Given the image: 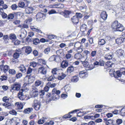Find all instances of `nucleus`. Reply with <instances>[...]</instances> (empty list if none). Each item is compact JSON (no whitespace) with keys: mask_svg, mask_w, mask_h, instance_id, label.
Returning a JSON list of instances; mask_svg holds the SVG:
<instances>
[{"mask_svg":"<svg viewBox=\"0 0 125 125\" xmlns=\"http://www.w3.org/2000/svg\"><path fill=\"white\" fill-rule=\"evenodd\" d=\"M82 63L84 67L86 68V70H90L93 69L96 66H104V63Z\"/></svg>","mask_w":125,"mask_h":125,"instance_id":"obj_1","label":"nucleus"},{"mask_svg":"<svg viewBox=\"0 0 125 125\" xmlns=\"http://www.w3.org/2000/svg\"><path fill=\"white\" fill-rule=\"evenodd\" d=\"M111 27L114 30V31H122L124 29L123 25L119 23L117 21H114L112 23Z\"/></svg>","mask_w":125,"mask_h":125,"instance_id":"obj_2","label":"nucleus"},{"mask_svg":"<svg viewBox=\"0 0 125 125\" xmlns=\"http://www.w3.org/2000/svg\"><path fill=\"white\" fill-rule=\"evenodd\" d=\"M61 92L59 90H57L55 88L53 89L52 91V99L53 100H55L56 99L59 98V94Z\"/></svg>","mask_w":125,"mask_h":125,"instance_id":"obj_3","label":"nucleus"},{"mask_svg":"<svg viewBox=\"0 0 125 125\" xmlns=\"http://www.w3.org/2000/svg\"><path fill=\"white\" fill-rule=\"evenodd\" d=\"M32 90L30 93V95L32 97H35L38 96L39 92L38 89L35 86L32 87Z\"/></svg>","mask_w":125,"mask_h":125,"instance_id":"obj_4","label":"nucleus"},{"mask_svg":"<svg viewBox=\"0 0 125 125\" xmlns=\"http://www.w3.org/2000/svg\"><path fill=\"white\" fill-rule=\"evenodd\" d=\"M125 75V68H122L120 70V71H117L116 73H115V76H114L115 78H118L120 77L121 74Z\"/></svg>","mask_w":125,"mask_h":125,"instance_id":"obj_5","label":"nucleus"},{"mask_svg":"<svg viewBox=\"0 0 125 125\" xmlns=\"http://www.w3.org/2000/svg\"><path fill=\"white\" fill-rule=\"evenodd\" d=\"M21 86L20 83L17 82L15 83L11 86V91H12V90L18 91L21 88Z\"/></svg>","mask_w":125,"mask_h":125,"instance_id":"obj_6","label":"nucleus"},{"mask_svg":"<svg viewBox=\"0 0 125 125\" xmlns=\"http://www.w3.org/2000/svg\"><path fill=\"white\" fill-rule=\"evenodd\" d=\"M15 106L17 109H21L23 107L22 103L20 102H17L15 103Z\"/></svg>","mask_w":125,"mask_h":125,"instance_id":"obj_7","label":"nucleus"},{"mask_svg":"<svg viewBox=\"0 0 125 125\" xmlns=\"http://www.w3.org/2000/svg\"><path fill=\"white\" fill-rule=\"evenodd\" d=\"M22 49L23 50H24L25 52L28 54L30 53L32 51L31 48L30 46H24Z\"/></svg>","mask_w":125,"mask_h":125,"instance_id":"obj_8","label":"nucleus"},{"mask_svg":"<svg viewBox=\"0 0 125 125\" xmlns=\"http://www.w3.org/2000/svg\"><path fill=\"white\" fill-rule=\"evenodd\" d=\"M40 103L38 102L37 100H35L34 101V107L36 110H39L40 109Z\"/></svg>","mask_w":125,"mask_h":125,"instance_id":"obj_9","label":"nucleus"},{"mask_svg":"<svg viewBox=\"0 0 125 125\" xmlns=\"http://www.w3.org/2000/svg\"><path fill=\"white\" fill-rule=\"evenodd\" d=\"M60 59V58L58 57H56L55 55H53L49 59L50 62L54 61L56 62H58L57 60Z\"/></svg>","mask_w":125,"mask_h":125,"instance_id":"obj_10","label":"nucleus"},{"mask_svg":"<svg viewBox=\"0 0 125 125\" xmlns=\"http://www.w3.org/2000/svg\"><path fill=\"white\" fill-rule=\"evenodd\" d=\"M99 115L98 114H96L94 116L91 115L88 116L86 115L84 117V118L85 119H94L95 118L98 117H99Z\"/></svg>","mask_w":125,"mask_h":125,"instance_id":"obj_11","label":"nucleus"},{"mask_svg":"<svg viewBox=\"0 0 125 125\" xmlns=\"http://www.w3.org/2000/svg\"><path fill=\"white\" fill-rule=\"evenodd\" d=\"M34 9L32 7H28L25 10V12L26 13L31 14L33 12Z\"/></svg>","mask_w":125,"mask_h":125,"instance_id":"obj_12","label":"nucleus"},{"mask_svg":"<svg viewBox=\"0 0 125 125\" xmlns=\"http://www.w3.org/2000/svg\"><path fill=\"white\" fill-rule=\"evenodd\" d=\"M79 75L80 77L81 78H84L87 76V73L84 71H82L80 72Z\"/></svg>","mask_w":125,"mask_h":125,"instance_id":"obj_13","label":"nucleus"},{"mask_svg":"<svg viewBox=\"0 0 125 125\" xmlns=\"http://www.w3.org/2000/svg\"><path fill=\"white\" fill-rule=\"evenodd\" d=\"M79 110L78 109H76L72 111L71 112L69 113V114L65 115L63 116V118L65 119H66L68 118H70L71 117V115L70 114L71 113H73L74 112H76Z\"/></svg>","mask_w":125,"mask_h":125,"instance_id":"obj_14","label":"nucleus"},{"mask_svg":"<svg viewBox=\"0 0 125 125\" xmlns=\"http://www.w3.org/2000/svg\"><path fill=\"white\" fill-rule=\"evenodd\" d=\"M39 73H41L42 74H45L47 73V70L46 69L43 67L40 68L38 69Z\"/></svg>","mask_w":125,"mask_h":125,"instance_id":"obj_15","label":"nucleus"},{"mask_svg":"<svg viewBox=\"0 0 125 125\" xmlns=\"http://www.w3.org/2000/svg\"><path fill=\"white\" fill-rule=\"evenodd\" d=\"M101 16L104 20H105L107 18V15L105 11H103L101 13Z\"/></svg>","mask_w":125,"mask_h":125,"instance_id":"obj_16","label":"nucleus"},{"mask_svg":"<svg viewBox=\"0 0 125 125\" xmlns=\"http://www.w3.org/2000/svg\"><path fill=\"white\" fill-rule=\"evenodd\" d=\"M45 17V16L42 13L40 12L38 13L36 15V17L37 20H39V19L42 18L44 19Z\"/></svg>","mask_w":125,"mask_h":125,"instance_id":"obj_17","label":"nucleus"},{"mask_svg":"<svg viewBox=\"0 0 125 125\" xmlns=\"http://www.w3.org/2000/svg\"><path fill=\"white\" fill-rule=\"evenodd\" d=\"M7 97L4 96L2 99V100L4 103L3 104V106H5L6 108L8 107V99H7Z\"/></svg>","mask_w":125,"mask_h":125,"instance_id":"obj_18","label":"nucleus"},{"mask_svg":"<svg viewBox=\"0 0 125 125\" xmlns=\"http://www.w3.org/2000/svg\"><path fill=\"white\" fill-rule=\"evenodd\" d=\"M20 56V55L18 54L15 53L13 55V57L15 58L13 59L12 61V62H18V60L17 58H18Z\"/></svg>","mask_w":125,"mask_h":125,"instance_id":"obj_19","label":"nucleus"},{"mask_svg":"<svg viewBox=\"0 0 125 125\" xmlns=\"http://www.w3.org/2000/svg\"><path fill=\"white\" fill-rule=\"evenodd\" d=\"M87 29V26L85 24H82L81 26L80 30L83 33L85 32Z\"/></svg>","mask_w":125,"mask_h":125,"instance_id":"obj_20","label":"nucleus"},{"mask_svg":"<svg viewBox=\"0 0 125 125\" xmlns=\"http://www.w3.org/2000/svg\"><path fill=\"white\" fill-rule=\"evenodd\" d=\"M123 52L124 51L123 50L121 49H120L117 50L116 53L118 56H120L123 55Z\"/></svg>","mask_w":125,"mask_h":125,"instance_id":"obj_21","label":"nucleus"},{"mask_svg":"<svg viewBox=\"0 0 125 125\" xmlns=\"http://www.w3.org/2000/svg\"><path fill=\"white\" fill-rule=\"evenodd\" d=\"M72 21L74 23H77L78 22V19L76 16H74L71 18Z\"/></svg>","mask_w":125,"mask_h":125,"instance_id":"obj_22","label":"nucleus"},{"mask_svg":"<svg viewBox=\"0 0 125 125\" xmlns=\"http://www.w3.org/2000/svg\"><path fill=\"white\" fill-rule=\"evenodd\" d=\"M125 42L123 37L120 38L119 39H117L116 40V43L119 44H120L122 43Z\"/></svg>","mask_w":125,"mask_h":125,"instance_id":"obj_23","label":"nucleus"},{"mask_svg":"<svg viewBox=\"0 0 125 125\" xmlns=\"http://www.w3.org/2000/svg\"><path fill=\"white\" fill-rule=\"evenodd\" d=\"M35 79L34 76H29L28 78V83L29 84L32 83Z\"/></svg>","mask_w":125,"mask_h":125,"instance_id":"obj_24","label":"nucleus"},{"mask_svg":"<svg viewBox=\"0 0 125 125\" xmlns=\"http://www.w3.org/2000/svg\"><path fill=\"white\" fill-rule=\"evenodd\" d=\"M47 119V118L46 117H43L41 119L39 120L38 123L39 124H42L46 121Z\"/></svg>","mask_w":125,"mask_h":125,"instance_id":"obj_25","label":"nucleus"},{"mask_svg":"<svg viewBox=\"0 0 125 125\" xmlns=\"http://www.w3.org/2000/svg\"><path fill=\"white\" fill-rule=\"evenodd\" d=\"M32 110L33 109L32 108H28L24 110L23 112L25 114H29Z\"/></svg>","mask_w":125,"mask_h":125,"instance_id":"obj_26","label":"nucleus"},{"mask_svg":"<svg viewBox=\"0 0 125 125\" xmlns=\"http://www.w3.org/2000/svg\"><path fill=\"white\" fill-rule=\"evenodd\" d=\"M20 70L22 73H24L26 72V69L25 67L23 65H21L20 68Z\"/></svg>","mask_w":125,"mask_h":125,"instance_id":"obj_27","label":"nucleus"},{"mask_svg":"<svg viewBox=\"0 0 125 125\" xmlns=\"http://www.w3.org/2000/svg\"><path fill=\"white\" fill-rule=\"evenodd\" d=\"M26 31L22 32L20 35V37L22 39H23L26 37Z\"/></svg>","mask_w":125,"mask_h":125,"instance_id":"obj_28","label":"nucleus"},{"mask_svg":"<svg viewBox=\"0 0 125 125\" xmlns=\"http://www.w3.org/2000/svg\"><path fill=\"white\" fill-rule=\"evenodd\" d=\"M18 97L21 100H23L24 99L23 94L22 92H19L18 94Z\"/></svg>","mask_w":125,"mask_h":125,"instance_id":"obj_29","label":"nucleus"},{"mask_svg":"<svg viewBox=\"0 0 125 125\" xmlns=\"http://www.w3.org/2000/svg\"><path fill=\"white\" fill-rule=\"evenodd\" d=\"M43 83L42 82L39 80H36L35 82V86H38L41 85Z\"/></svg>","mask_w":125,"mask_h":125,"instance_id":"obj_30","label":"nucleus"},{"mask_svg":"<svg viewBox=\"0 0 125 125\" xmlns=\"http://www.w3.org/2000/svg\"><path fill=\"white\" fill-rule=\"evenodd\" d=\"M10 38L12 40H14L16 39V37L15 34L12 33L10 35Z\"/></svg>","mask_w":125,"mask_h":125,"instance_id":"obj_31","label":"nucleus"},{"mask_svg":"<svg viewBox=\"0 0 125 125\" xmlns=\"http://www.w3.org/2000/svg\"><path fill=\"white\" fill-rule=\"evenodd\" d=\"M66 76V75L65 74L62 73L61 75L58 76V78L59 80H61L64 78Z\"/></svg>","mask_w":125,"mask_h":125,"instance_id":"obj_32","label":"nucleus"},{"mask_svg":"<svg viewBox=\"0 0 125 125\" xmlns=\"http://www.w3.org/2000/svg\"><path fill=\"white\" fill-rule=\"evenodd\" d=\"M75 58L77 59H80L82 58V56L79 53H76L75 55Z\"/></svg>","mask_w":125,"mask_h":125,"instance_id":"obj_33","label":"nucleus"},{"mask_svg":"<svg viewBox=\"0 0 125 125\" xmlns=\"http://www.w3.org/2000/svg\"><path fill=\"white\" fill-rule=\"evenodd\" d=\"M113 57V55L112 54H110L108 53L106 55V56L105 57V58L108 60H109L111 59Z\"/></svg>","mask_w":125,"mask_h":125,"instance_id":"obj_34","label":"nucleus"},{"mask_svg":"<svg viewBox=\"0 0 125 125\" xmlns=\"http://www.w3.org/2000/svg\"><path fill=\"white\" fill-rule=\"evenodd\" d=\"M78 77L76 76H73L72 78L71 81L72 82H76L78 80Z\"/></svg>","mask_w":125,"mask_h":125,"instance_id":"obj_35","label":"nucleus"},{"mask_svg":"<svg viewBox=\"0 0 125 125\" xmlns=\"http://www.w3.org/2000/svg\"><path fill=\"white\" fill-rule=\"evenodd\" d=\"M105 43V40L104 39H99V40L98 44H99L103 45Z\"/></svg>","mask_w":125,"mask_h":125,"instance_id":"obj_36","label":"nucleus"},{"mask_svg":"<svg viewBox=\"0 0 125 125\" xmlns=\"http://www.w3.org/2000/svg\"><path fill=\"white\" fill-rule=\"evenodd\" d=\"M74 70V67L72 66H71L68 68L67 72L68 73H71Z\"/></svg>","mask_w":125,"mask_h":125,"instance_id":"obj_37","label":"nucleus"},{"mask_svg":"<svg viewBox=\"0 0 125 125\" xmlns=\"http://www.w3.org/2000/svg\"><path fill=\"white\" fill-rule=\"evenodd\" d=\"M40 40L37 38L34 39L33 41V43L35 45H37L40 43Z\"/></svg>","mask_w":125,"mask_h":125,"instance_id":"obj_38","label":"nucleus"},{"mask_svg":"<svg viewBox=\"0 0 125 125\" xmlns=\"http://www.w3.org/2000/svg\"><path fill=\"white\" fill-rule=\"evenodd\" d=\"M18 5L19 7L23 8L25 6V4L23 2H20L18 3Z\"/></svg>","mask_w":125,"mask_h":125,"instance_id":"obj_39","label":"nucleus"},{"mask_svg":"<svg viewBox=\"0 0 125 125\" xmlns=\"http://www.w3.org/2000/svg\"><path fill=\"white\" fill-rule=\"evenodd\" d=\"M70 89V87L68 85H66L64 87V90L66 92H68Z\"/></svg>","mask_w":125,"mask_h":125,"instance_id":"obj_40","label":"nucleus"},{"mask_svg":"<svg viewBox=\"0 0 125 125\" xmlns=\"http://www.w3.org/2000/svg\"><path fill=\"white\" fill-rule=\"evenodd\" d=\"M107 125H113V121L111 120H109L107 121L105 123Z\"/></svg>","mask_w":125,"mask_h":125,"instance_id":"obj_41","label":"nucleus"},{"mask_svg":"<svg viewBox=\"0 0 125 125\" xmlns=\"http://www.w3.org/2000/svg\"><path fill=\"white\" fill-rule=\"evenodd\" d=\"M48 38L50 40H53L56 38V36L53 35H49L48 36Z\"/></svg>","mask_w":125,"mask_h":125,"instance_id":"obj_42","label":"nucleus"},{"mask_svg":"<svg viewBox=\"0 0 125 125\" xmlns=\"http://www.w3.org/2000/svg\"><path fill=\"white\" fill-rule=\"evenodd\" d=\"M56 85V83H52V84L51 82H48L47 83V85H49V86L52 88H53L55 87Z\"/></svg>","mask_w":125,"mask_h":125,"instance_id":"obj_43","label":"nucleus"},{"mask_svg":"<svg viewBox=\"0 0 125 125\" xmlns=\"http://www.w3.org/2000/svg\"><path fill=\"white\" fill-rule=\"evenodd\" d=\"M9 74L12 75L16 73V71L12 69L9 70Z\"/></svg>","mask_w":125,"mask_h":125,"instance_id":"obj_44","label":"nucleus"},{"mask_svg":"<svg viewBox=\"0 0 125 125\" xmlns=\"http://www.w3.org/2000/svg\"><path fill=\"white\" fill-rule=\"evenodd\" d=\"M3 39L5 43H6L7 42H8V36L7 35L4 36Z\"/></svg>","mask_w":125,"mask_h":125,"instance_id":"obj_45","label":"nucleus"},{"mask_svg":"<svg viewBox=\"0 0 125 125\" xmlns=\"http://www.w3.org/2000/svg\"><path fill=\"white\" fill-rule=\"evenodd\" d=\"M32 70L30 67L28 68L27 72V73L28 75H30L31 74V73L32 71Z\"/></svg>","mask_w":125,"mask_h":125,"instance_id":"obj_46","label":"nucleus"},{"mask_svg":"<svg viewBox=\"0 0 125 125\" xmlns=\"http://www.w3.org/2000/svg\"><path fill=\"white\" fill-rule=\"evenodd\" d=\"M115 72L114 71V70L113 69H111L109 72L110 74L112 76H115Z\"/></svg>","mask_w":125,"mask_h":125,"instance_id":"obj_47","label":"nucleus"},{"mask_svg":"<svg viewBox=\"0 0 125 125\" xmlns=\"http://www.w3.org/2000/svg\"><path fill=\"white\" fill-rule=\"evenodd\" d=\"M71 55L70 54H66L65 57L68 60H71Z\"/></svg>","mask_w":125,"mask_h":125,"instance_id":"obj_48","label":"nucleus"},{"mask_svg":"<svg viewBox=\"0 0 125 125\" xmlns=\"http://www.w3.org/2000/svg\"><path fill=\"white\" fill-rule=\"evenodd\" d=\"M9 113L10 114L12 115H16L17 114V112L14 110H12L11 111H10Z\"/></svg>","mask_w":125,"mask_h":125,"instance_id":"obj_49","label":"nucleus"},{"mask_svg":"<svg viewBox=\"0 0 125 125\" xmlns=\"http://www.w3.org/2000/svg\"><path fill=\"white\" fill-rule=\"evenodd\" d=\"M77 18L79 19H80L82 17V14L80 13H76V15Z\"/></svg>","mask_w":125,"mask_h":125,"instance_id":"obj_50","label":"nucleus"},{"mask_svg":"<svg viewBox=\"0 0 125 125\" xmlns=\"http://www.w3.org/2000/svg\"><path fill=\"white\" fill-rule=\"evenodd\" d=\"M70 12L69 11H66L64 13V16L65 17H69V15Z\"/></svg>","mask_w":125,"mask_h":125,"instance_id":"obj_51","label":"nucleus"},{"mask_svg":"<svg viewBox=\"0 0 125 125\" xmlns=\"http://www.w3.org/2000/svg\"><path fill=\"white\" fill-rule=\"evenodd\" d=\"M68 66V63H61V66L62 68H65Z\"/></svg>","mask_w":125,"mask_h":125,"instance_id":"obj_52","label":"nucleus"},{"mask_svg":"<svg viewBox=\"0 0 125 125\" xmlns=\"http://www.w3.org/2000/svg\"><path fill=\"white\" fill-rule=\"evenodd\" d=\"M56 11L55 10H54L52 9L50 11L48 12V13L49 14H52L54 13H56Z\"/></svg>","mask_w":125,"mask_h":125,"instance_id":"obj_53","label":"nucleus"},{"mask_svg":"<svg viewBox=\"0 0 125 125\" xmlns=\"http://www.w3.org/2000/svg\"><path fill=\"white\" fill-rule=\"evenodd\" d=\"M12 9L13 10H16L18 7V6L16 4H13L12 5L11 7Z\"/></svg>","mask_w":125,"mask_h":125,"instance_id":"obj_54","label":"nucleus"},{"mask_svg":"<svg viewBox=\"0 0 125 125\" xmlns=\"http://www.w3.org/2000/svg\"><path fill=\"white\" fill-rule=\"evenodd\" d=\"M14 107V105L13 104L8 103V109H13Z\"/></svg>","mask_w":125,"mask_h":125,"instance_id":"obj_55","label":"nucleus"},{"mask_svg":"<svg viewBox=\"0 0 125 125\" xmlns=\"http://www.w3.org/2000/svg\"><path fill=\"white\" fill-rule=\"evenodd\" d=\"M14 17V14L13 13H10L8 15V19H12Z\"/></svg>","mask_w":125,"mask_h":125,"instance_id":"obj_56","label":"nucleus"},{"mask_svg":"<svg viewBox=\"0 0 125 125\" xmlns=\"http://www.w3.org/2000/svg\"><path fill=\"white\" fill-rule=\"evenodd\" d=\"M3 70L4 73L6 72L8 70V66L6 65L4 66Z\"/></svg>","mask_w":125,"mask_h":125,"instance_id":"obj_57","label":"nucleus"},{"mask_svg":"<svg viewBox=\"0 0 125 125\" xmlns=\"http://www.w3.org/2000/svg\"><path fill=\"white\" fill-rule=\"evenodd\" d=\"M22 76V74L21 73H17L16 75V77L18 79L20 78Z\"/></svg>","mask_w":125,"mask_h":125,"instance_id":"obj_58","label":"nucleus"},{"mask_svg":"<svg viewBox=\"0 0 125 125\" xmlns=\"http://www.w3.org/2000/svg\"><path fill=\"white\" fill-rule=\"evenodd\" d=\"M49 85H47V84L46 86L44 87V89L45 92H47L49 91Z\"/></svg>","mask_w":125,"mask_h":125,"instance_id":"obj_59","label":"nucleus"},{"mask_svg":"<svg viewBox=\"0 0 125 125\" xmlns=\"http://www.w3.org/2000/svg\"><path fill=\"white\" fill-rule=\"evenodd\" d=\"M57 70L56 68L53 69L52 70V73L53 74V75L56 74L57 73Z\"/></svg>","mask_w":125,"mask_h":125,"instance_id":"obj_60","label":"nucleus"},{"mask_svg":"<svg viewBox=\"0 0 125 125\" xmlns=\"http://www.w3.org/2000/svg\"><path fill=\"white\" fill-rule=\"evenodd\" d=\"M122 120L120 119H117L116 121V122L117 124L119 125L122 123Z\"/></svg>","mask_w":125,"mask_h":125,"instance_id":"obj_61","label":"nucleus"},{"mask_svg":"<svg viewBox=\"0 0 125 125\" xmlns=\"http://www.w3.org/2000/svg\"><path fill=\"white\" fill-rule=\"evenodd\" d=\"M55 77L53 76L49 77L48 79V80L49 81H51L55 79Z\"/></svg>","mask_w":125,"mask_h":125,"instance_id":"obj_62","label":"nucleus"},{"mask_svg":"<svg viewBox=\"0 0 125 125\" xmlns=\"http://www.w3.org/2000/svg\"><path fill=\"white\" fill-rule=\"evenodd\" d=\"M21 50L19 49H18L15 51V53L18 54L20 55L21 53Z\"/></svg>","mask_w":125,"mask_h":125,"instance_id":"obj_63","label":"nucleus"},{"mask_svg":"<svg viewBox=\"0 0 125 125\" xmlns=\"http://www.w3.org/2000/svg\"><path fill=\"white\" fill-rule=\"evenodd\" d=\"M7 79V77L4 75L1 76L0 79L1 81H3L4 80H6Z\"/></svg>","mask_w":125,"mask_h":125,"instance_id":"obj_64","label":"nucleus"}]
</instances>
